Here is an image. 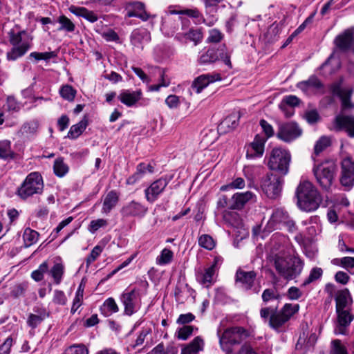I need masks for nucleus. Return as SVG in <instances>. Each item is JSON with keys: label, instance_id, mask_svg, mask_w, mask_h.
<instances>
[{"label": "nucleus", "instance_id": "22", "mask_svg": "<svg viewBox=\"0 0 354 354\" xmlns=\"http://www.w3.org/2000/svg\"><path fill=\"white\" fill-rule=\"evenodd\" d=\"M223 0H203L206 18L202 15L201 23L205 24L208 26H213L217 21L216 13L218 10V5Z\"/></svg>", "mask_w": 354, "mask_h": 354}, {"label": "nucleus", "instance_id": "57", "mask_svg": "<svg viewBox=\"0 0 354 354\" xmlns=\"http://www.w3.org/2000/svg\"><path fill=\"white\" fill-rule=\"evenodd\" d=\"M178 14L186 15L189 17L196 19L197 24H201L202 14L197 8L185 9L177 12Z\"/></svg>", "mask_w": 354, "mask_h": 354}, {"label": "nucleus", "instance_id": "47", "mask_svg": "<svg viewBox=\"0 0 354 354\" xmlns=\"http://www.w3.org/2000/svg\"><path fill=\"white\" fill-rule=\"evenodd\" d=\"M57 21L60 24L58 30H64L69 32H73L75 30V24L66 16H59L57 19Z\"/></svg>", "mask_w": 354, "mask_h": 354}, {"label": "nucleus", "instance_id": "46", "mask_svg": "<svg viewBox=\"0 0 354 354\" xmlns=\"http://www.w3.org/2000/svg\"><path fill=\"white\" fill-rule=\"evenodd\" d=\"M54 173L59 177H63L68 171V167L64 162L62 158H57L53 165Z\"/></svg>", "mask_w": 354, "mask_h": 354}, {"label": "nucleus", "instance_id": "25", "mask_svg": "<svg viewBox=\"0 0 354 354\" xmlns=\"http://www.w3.org/2000/svg\"><path fill=\"white\" fill-rule=\"evenodd\" d=\"M220 74H205L198 77L193 82L192 88L196 93H199L202 90L207 86L209 83H212L217 80H221Z\"/></svg>", "mask_w": 354, "mask_h": 354}, {"label": "nucleus", "instance_id": "43", "mask_svg": "<svg viewBox=\"0 0 354 354\" xmlns=\"http://www.w3.org/2000/svg\"><path fill=\"white\" fill-rule=\"evenodd\" d=\"M15 152L11 149V142L8 140L0 141V158L1 159H12Z\"/></svg>", "mask_w": 354, "mask_h": 354}, {"label": "nucleus", "instance_id": "19", "mask_svg": "<svg viewBox=\"0 0 354 354\" xmlns=\"http://www.w3.org/2000/svg\"><path fill=\"white\" fill-rule=\"evenodd\" d=\"M168 183L169 180L167 178H160L154 181L145 190L146 200L151 203H154Z\"/></svg>", "mask_w": 354, "mask_h": 354}, {"label": "nucleus", "instance_id": "55", "mask_svg": "<svg viewBox=\"0 0 354 354\" xmlns=\"http://www.w3.org/2000/svg\"><path fill=\"white\" fill-rule=\"evenodd\" d=\"M198 244L202 248L211 250L215 246V243L212 236L207 234H203L198 239Z\"/></svg>", "mask_w": 354, "mask_h": 354}, {"label": "nucleus", "instance_id": "2", "mask_svg": "<svg viewBox=\"0 0 354 354\" xmlns=\"http://www.w3.org/2000/svg\"><path fill=\"white\" fill-rule=\"evenodd\" d=\"M274 268L283 279L292 280L299 276L303 269V261L297 257H282L276 255L274 259Z\"/></svg>", "mask_w": 354, "mask_h": 354}, {"label": "nucleus", "instance_id": "16", "mask_svg": "<svg viewBox=\"0 0 354 354\" xmlns=\"http://www.w3.org/2000/svg\"><path fill=\"white\" fill-rule=\"evenodd\" d=\"M330 91L334 95L340 98L343 110L354 107V104L350 100L353 91L350 88H342V81L331 84Z\"/></svg>", "mask_w": 354, "mask_h": 354}, {"label": "nucleus", "instance_id": "36", "mask_svg": "<svg viewBox=\"0 0 354 354\" xmlns=\"http://www.w3.org/2000/svg\"><path fill=\"white\" fill-rule=\"evenodd\" d=\"M203 340L201 337H196L189 344L181 350L180 354H197L203 347Z\"/></svg>", "mask_w": 354, "mask_h": 354}, {"label": "nucleus", "instance_id": "5", "mask_svg": "<svg viewBox=\"0 0 354 354\" xmlns=\"http://www.w3.org/2000/svg\"><path fill=\"white\" fill-rule=\"evenodd\" d=\"M44 188V183L41 176L37 172L29 174L23 183L18 188L17 194L23 200L41 194Z\"/></svg>", "mask_w": 354, "mask_h": 354}, {"label": "nucleus", "instance_id": "29", "mask_svg": "<svg viewBox=\"0 0 354 354\" xmlns=\"http://www.w3.org/2000/svg\"><path fill=\"white\" fill-rule=\"evenodd\" d=\"M154 167L151 164L140 163L136 167V171L127 179V183L133 185L142 179L147 174H152Z\"/></svg>", "mask_w": 354, "mask_h": 354}, {"label": "nucleus", "instance_id": "58", "mask_svg": "<svg viewBox=\"0 0 354 354\" xmlns=\"http://www.w3.org/2000/svg\"><path fill=\"white\" fill-rule=\"evenodd\" d=\"M323 271L320 268H314L311 270L308 277L304 281L303 285L306 286L318 279L322 275Z\"/></svg>", "mask_w": 354, "mask_h": 354}, {"label": "nucleus", "instance_id": "60", "mask_svg": "<svg viewBox=\"0 0 354 354\" xmlns=\"http://www.w3.org/2000/svg\"><path fill=\"white\" fill-rule=\"evenodd\" d=\"M102 252V248L100 245L95 246L91 250L90 254L86 258V266L88 267L94 262Z\"/></svg>", "mask_w": 354, "mask_h": 354}, {"label": "nucleus", "instance_id": "10", "mask_svg": "<svg viewBox=\"0 0 354 354\" xmlns=\"http://www.w3.org/2000/svg\"><path fill=\"white\" fill-rule=\"evenodd\" d=\"M189 20H183L181 23L180 32H178L176 39L180 41L189 40L196 46L202 41L203 34L201 28H189Z\"/></svg>", "mask_w": 354, "mask_h": 354}, {"label": "nucleus", "instance_id": "63", "mask_svg": "<svg viewBox=\"0 0 354 354\" xmlns=\"http://www.w3.org/2000/svg\"><path fill=\"white\" fill-rule=\"evenodd\" d=\"M340 265L351 274H354V257H346L341 258Z\"/></svg>", "mask_w": 354, "mask_h": 354}, {"label": "nucleus", "instance_id": "45", "mask_svg": "<svg viewBox=\"0 0 354 354\" xmlns=\"http://www.w3.org/2000/svg\"><path fill=\"white\" fill-rule=\"evenodd\" d=\"M38 238L39 233L35 230L29 227L24 230L23 239L26 247H30V245L35 244L38 241Z\"/></svg>", "mask_w": 354, "mask_h": 354}, {"label": "nucleus", "instance_id": "64", "mask_svg": "<svg viewBox=\"0 0 354 354\" xmlns=\"http://www.w3.org/2000/svg\"><path fill=\"white\" fill-rule=\"evenodd\" d=\"M64 354H88V352L84 345H73L68 348Z\"/></svg>", "mask_w": 354, "mask_h": 354}, {"label": "nucleus", "instance_id": "18", "mask_svg": "<svg viewBox=\"0 0 354 354\" xmlns=\"http://www.w3.org/2000/svg\"><path fill=\"white\" fill-rule=\"evenodd\" d=\"M333 129L336 131L344 130L350 138H354V116H336L333 122Z\"/></svg>", "mask_w": 354, "mask_h": 354}, {"label": "nucleus", "instance_id": "50", "mask_svg": "<svg viewBox=\"0 0 354 354\" xmlns=\"http://www.w3.org/2000/svg\"><path fill=\"white\" fill-rule=\"evenodd\" d=\"M38 127V122L37 120H31L25 122L22 125L19 132L22 135H32L37 132Z\"/></svg>", "mask_w": 354, "mask_h": 354}, {"label": "nucleus", "instance_id": "49", "mask_svg": "<svg viewBox=\"0 0 354 354\" xmlns=\"http://www.w3.org/2000/svg\"><path fill=\"white\" fill-rule=\"evenodd\" d=\"M76 93V90L73 88L72 86L68 84L62 86L59 90V94L62 97L69 102L74 100Z\"/></svg>", "mask_w": 354, "mask_h": 354}, {"label": "nucleus", "instance_id": "54", "mask_svg": "<svg viewBox=\"0 0 354 354\" xmlns=\"http://www.w3.org/2000/svg\"><path fill=\"white\" fill-rule=\"evenodd\" d=\"M330 145V139L326 136L321 137L315 145V153L318 156Z\"/></svg>", "mask_w": 354, "mask_h": 354}, {"label": "nucleus", "instance_id": "14", "mask_svg": "<svg viewBox=\"0 0 354 354\" xmlns=\"http://www.w3.org/2000/svg\"><path fill=\"white\" fill-rule=\"evenodd\" d=\"M148 212V207L135 200L125 203L120 212L123 218H143Z\"/></svg>", "mask_w": 354, "mask_h": 354}, {"label": "nucleus", "instance_id": "28", "mask_svg": "<svg viewBox=\"0 0 354 354\" xmlns=\"http://www.w3.org/2000/svg\"><path fill=\"white\" fill-rule=\"evenodd\" d=\"M266 138L257 135L254 141L250 145L247 151V158H253L255 156H261L264 152L265 143Z\"/></svg>", "mask_w": 354, "mask_h": 354}, {"label": "nucleus", "instance_id": "61", "mask_svg": "<svg viewBox=\"0 0 354 354\" xmlns=\"http://www.w3.org/2000/svg\"><path fill=\"white\" fill-rule=\"evenodd\" d=\"M223 37V35L219 30L213 28L209 30L207 41L209 43H218L222 40Z\"/></svg>", "mask_w": 354, "mask_h": 354}, {"label": "nucleus", "instance_id": "62", "mask_svg": "<svg viewBox=\"0 0 354 354\" xmlns=\"http://www.w3.org/2000/svg\"><path fill=\"white\" fill-rule=\"evenodd\" d=\"M330 354H348L346 347L342 344L341 341L335 339L332 342Z\"/></svg>", "mask_w": 354, "mask_h": 354}, {"label": "nucleus", "instance_id": "30", "mask_svg": "<svg viewBox=\"0 0 354 354\" xmlns=\"http://www.w3.org/2000/svg\"><path fill=\"white\" fill-rule=\"evenodd\" d=\"M142 92L140 91H130L124 90L120 93L118 98L126 106H132L140 100Z\"/></svg>", "mask_w": 354, "mask_h": 354}, {"label": "nucleus", "instance_id": "4", "mask_svg": "<svg viewBox=\"0 0 354 354\" xmlns=\"http://www.w3.org/2000/svg\"><path fill=\"white\" fill-rule=\"evenodd\" d=\"M317 183L325 190L331 187L336 174V165L332 160L324 161L315 165L313 169Z\"/></svg>", "mask_w": 354, "mask_h": 354}, {"label": "nucleus", "instance_id": "42", "mask_svg": "<svg viewBox=\"0 0 354 354\" xmlns=\"http://www.w3.org/2000/svg\"><path fill=\"white\" fill-rule=\"evenodd\" d=\"M100 310L105 317H109L113 313H117L119 310V308L115 300L110 297L105 300L100 308Z\"/></svg>", "mask_w": 354, "mask_h": 354}, {"label": "nucleus", "instance_id": "52", "mask_svg": "<svg viewBox=\"0 0 354 354\" xmlns=\"http://www.w3.org/2000/svg\"><path fill=\"white\" fill-rule=\"evenodd\" d=\"M83 295H84V288L82 287V284L80 285L78 287L75 297L73 299V305L71 307V313L74 314L76 310L81 306L82 304V299H83Z\"/></svg>", "mask_w": 354, "mask_h": 354}, {"label": "nucleus", "instance_id": "6", "mask_svg": "<svg viewBox=\"0 0 354 354\" xmlns=\"http://www.w3.org/2000/svg\"><path fill=\"white\" fill-rule=\"evenodd\" d=\"M283 182V176L268 173L262 178L261 187L268 198H276L281 192Z\"/></svg>", "mask_w": 354, "mask_h": 354}, {"label": "nucleus", "instance_id": "3", "mask_svg": "<svg viewBox=\"0 0 354 354\" xmlns=\"http://www.w3.org/2000/svg\"><path fill=\"white\" fill-rule=\"evenodd\" d=\"M290 162L291 153L288 149L274 147L270 153L267 165L270 170L277 171L284 176L289 172Z\"/></svg>", "mask_w": 354, "mask_h": 354}, {"label": "nucleus", "instance_id": "31", "mask_svg": "<svg viewBox=\"0 0 354 354\" xmlns=\"http://www.w3.org/2000/svg\"><path fill=\"white\" fill-rule=\"evenodd\" d=\"M30 47V42L24 41L20 44V46H12V48L7 52L6 58L8 61H15L18 58L24 56Z\"/></svg>", "mask_w": 354, "mask_h": 354}, {"label": "nucleus", "instance_id": "59", "mask_svg": "<svg viewBox=\"0 0 354 354\" xmlns=\"http://www.w3.org/2000/svg\"><path fill=\"white\" fill-rule=\"evenodd\" d=\"M30 57L34 58L36 61L39 60H48L53 57L56 56L55 52H44V53H37L32 52L30 54Z\"/></svg>", "mask_w": 354, "mask_h": 354}, {"label": "nucleus", "instance_id": "51", "mask_svg": "<svg viewBox=\"0 0 354 354\" xmlns=\"http://www.w3.org/2000/svg\"><path fill=\"white\" fill-rule=\"evenodd\" d=\"M24 30L15 32L11 30L8 32L9 41L12 46H20V44L24 41L22 40V35H25Z\"/></svg>", "mask_w": 354, "mask_h": 354}, {"label": "nucleus", "instance_id": "21", "mask_svg": "<svg viewBox=\"0 0 354 354\" xmlns=\"http://www.w3.org/2000/svg\"><path fill=\"white\" fill-rule=\"evenodd\" d=\"M336 313L337 315V324L334 332L336 335H346L347 327L353 320L354 315L348 310H336Z\"/></svg>", "mask_w": 354, "mask_h": 354}, {"label": "nucleus", "instance_id": "8", "mask_svg": "<svg viewBox=\"0 0 354 354\" xmlns=\"http://www.w3.org/2000/svg\"><path fill=\"white\" fill-rule=\"evenodd\" d=\"M219 59L223 60L225 64L232 68L230 53L227 50L225 45H222L218 48H209L201 55L198 62L201 64H207L214 63Z\"/></svg>", "mask_w": 354, "mask_h": 354}, {"label": "nucleus", "instance_id": "33", "mask_svg": "<svg viewBox=\"0 0 354 354\" xmlns=\"http://www.w3.org/2000/svg\"><path fill=\"white\" fill-rule=\"evenodd\" d=\"M118 201V192L114 190L110 191L104 198L102 212L109 214L117 205Z\"/></svg>", "mask_w": 354, "mask_h": 354}, {"label": "nucleus", "instance_id": "27", "mask_svg": "<svg viewBox=\"0 0 354 354\" xmlns=\"http://www.w3.org/2000/svg\"><path fill=\"white\" fill-rule=\"evenodd\" d=\"M150 41V34L145 29H136L131 35V44L138 49L142 50L145 44Z\"/></svg>", "mask_w": 354, "mask_h": 354}, {"label": "nucleus", "instance_id": "20", "mask_svg": "<svg viewBox=\"0 0 354 354\" xmlns=\"http://www.w3.org/2000/svg\"><path fill=\"white\" fill-rule=\"evenodd\" d=\"M256 278L257 272L255 271H245L239 268L236 272L235 281L239 287L245 290H249L253 287Z\"/></svg>", "mask_w": 354, "mask_h": 354}, {"label": "nucleus", "instance_id": "35", "mask_svg": "<svg viewBox=\"0 0 354 354\" xmlns=\"http://www.w3.org/2000/svg\"><path fill=\"white\" fill-rule=\"evenodd\" d=\"M215 264L206 268L204 272H198L196 274L197 280L203 285L208 287L213 282V277L215 274Z\"/></svg>", "mask_w": 354, "mask_h": 354}, {"label": "nucleus", "instance_id": "11", "mask_svg": "<svg viewBox=\"0 0 354 354\" xmlns=\"http://www.w3.org/2000/svg\"><path fill=\"white\" fill-rule=\"evenodd\" d=\"M260 316L268 320L269 326L274 330H279L288 322L282 313L277 310V307L262 308L260 310Z\"/></svg>", "mask_w": 354, "mask_h": 354}, {"label": "nucleus", "instance_id": "44", "mask_svg": "<svg viewBox=\"0 0 354 354\" xmlns=\"http://www.w3.org/2000/svg\"><path fill=\"white\" fill-rule=\"evenodd\" d=\"M49 273L53 278L55 283L59 285L64 273V266L60 263H57L51 268Z\"/></svg>", "mask_w": 354, "mask_h": 354}, {"label": "nucleus", "instance_id": "7", "mask_svg": "<svg viewBox=\"0 0 354 354\" xmlns=\"http://www.w3.org/2000/svg\"><path fill=\"white\" fill-rule=\"evenodd\" d=\"M339 180L344 190L350 191L354 187V160L351 156L343 158L339 163Z\"/></svg>", "mask_w": 354, "mask_h": 354}, {"label": "nucleus", "instance_id": "15", "mask_svg": "<svg viewBox=\"0 0 354 354\" xmlns=\"http://www.w3.org/2000/svg\"><path fill=\"white\" fill-rule=\"evenodd\" d=\"M173 14L178 13L176 11H171L170 14H167L162 19L161 29L168 36L178 35V32H180L182 21L187 20L180 17H174Z\"/></svg>", "mask_w": 354, "mask_h": 354}, {"label": "nucleus", "instance_id": "48", "mask_svg": "<svg viewBox=\"0 0 354 354\" xmlns=\"http://www.w3.org/2000/svg\"><path fill=\"white\" fill-rule=\"evenodd\" d=\"M174 253L167 248H164L159 256L156 258V263L159 266H164L169 263L173 259Z\"/></svg>", "mask_w": 354, "mask_h": 354}, {"label": "nucleus", "instance_id": "12", "mask_svg": "<svg viewBox=\"0 0 354 354\" xmlns=\"http://www.w3.org/2000/svg\"><path fill=\"white\" fill-rule=\"evenodd\" d=\"M141 295L139 289L134 288L129 292H124L121 295V301L124 306V313L131 315L140 306Z\"/></svg>", "mask_w": 354, "mask_h": 354}, {"label": "nucleus", "instance_id": "34", "mask_svg": "<svg viewBox=\"0 0 354 354\" xmlns=\"http://www.w3.org/2000/svg\"><path fill=\"white\" fill-rule=\"evenodd\" d=\"M336 310H346V307L353 303L351 294L348 289L339 290L335 297Z\"/></svg>", "mask_w": 354, "mask_h": 354}, {"label": "nucleus", "instance_id": "53", "mask_svg": "<svg viewBox=\"0 0 354 354\" xmlns=\"http://www.w3.org/2000/svg\"><path fill=\"white\" fill-rule=\"evenodd\" d=\"M299 309V304H286L280 311L288 321L293 315L298 312Z\"/></svg>", "mask_w": 354, "mask_h": 354}, {"label": "nucleus", "instance_id": "24", "mask_svg": "<svg viewBox=\"0 0 354 354\" xmlns=\"http://www.w3.org/2000/svg\"><path fill=\"white\" fill-rule=\"evenodd\" d=\"M126 9L127 10V16L128 17H138L142 21L149 19L150 15L145 9V5L139 1H129L127 3Z\"/></svg>", "mask_w": 354, "mask_h": 354}, {"label": "nucleus", "instance_id": "39", "mask_svg": "<svg viewBox=\"0 0 354 354\" xmlns=\"http://www.w3.org/2000/svg\"><path fill=\"white\" fill-rule=\"evenodd\" d=\"M48 316L46 311L43 309L38 314L30 313L27 319V324L32 328L37 327L46 317Z\"/></svg>", "mask_w": 354, "mask_h": 354}, {"label": "nucleus", "instance_id": "26", "mask_svg": "<svg viewBox=\"0 0 354 354\" xmlns=\"http://www.w3.org/2000/svg\"><path fill=\"white\" fill-rule=\"evenodd\" d=\"M240 117L239 111L233 112L218 124V131L221 133H226L234 129L238 126Z\"/></svg>", "mask_w": 354, "mask_h": 354}, {"label": "nucleus", "instance_id": "9", "mask_svg": "<svg viewBox=\"0 0 354 354\" xmlns=\"http://www.w3.org/2000/svg\"><path fill=\"white\" fill-rule=\"evenodd\" d=\"M245 333V330L241 327L226 329L219 339L221 348L227 353H230L232 351V346L240 344L242 335Z\"/></svg>", "mask_w": 354, "mask_h": 354}, {"label": "nucleus", "instance_id": "41", "mask_svg": "<svg viewBox=\"0 0 354 354\" xmlns=\"http://www.w3.org/2000/svg\"><path fill=\"white\" fill-rule=\"evenodd\" d=\"M224 221L228 225L238 227L241 225V218L240 215L233 211H225L223 214Z\"/></svg>", "mask_w": 354, "mask_h": 354}, {"label": "nucleus", "instance_id": "40", "mask_svg": "<svg viewBox=\"0 0 354 354\" xmlns=\"http://www.w3.org/2000/svg\"><path fill=\"white\" fill-rule=\"evenodd\" d=\"M87 125H88V120L86 119V117H84L77 124H74L71 127V129L68 133V137L69 138H72V139L77 138L86 129Z\"/></svg>", "mask_w": 354, "mask_h": 354}, {"label": "nucleus", "instance_id": "37", "mask_svg": "<svg viewBox=\"0 0 354 354\" xmlns=\"http://www.w3.org/2000/svg\"><path fill=\"white\" fill-rule=\"evenodd\" d=\"M69 10L74 15L82 17L89 22L94 23L98 19L97 16L94 13V12L88 10L86 8L71 6Z\"/></svg>", "mask_w": 354, "mask_h": 354}, {"label": "nucleus", "instance_id": "23", "mask_svg": "<svg viewBox=\"0 0 354 354\" xmlns=\"http://www.w3.org/2000/svg\"><path fill=\"white\" fill-rule=\"evenodd\" d=\"M257 196L252 192L248 191L243 193L234 194L229 204L232 209H240L248 202L256 201Z\"/></svg>", "mask_w": 354, "mask_h": 354}, {"label": "nucleus", "instance_id": "38", "mask_svg": "<svg viewBox=\"0 0 354 354\" xmlns=\"http://www.w3.org/2000/svg\"><path fill=\"white\" fill-rule=\"evenodd\" d=\"M297 86L303 91L306 92L310 88H322L323 84L316 76L312 75L308 80L299 82L297 84Z\"/></svg>", "mask_w": 354, "mask_h": 354}, {"label": "nucleus", "instance_id": "17", "mask_svg": "<svg viewBox=\"0 0 354 354\" xmlns=\"http://www.w3.org/2000/svg\"><path fill=\"white\" fill-rule=\"evenodd\" d=\"M288 217L289 214L285 209L282 208L274 209L267 222L265 230L268 232H272L280 229L281 225H283Z\"/></svg>", "mask_w": 354, "mask_h": 354}, {"label": "nucleus", "instance_id": "1", "mask_svg": "<svg viewBox=\"0 0 354 354\" xmlns=\"http://www.w3.org/2000/svg\"><path fill=\"white\" fill-rule=\"evenodd\" d=\"M295 194L298 207L305 212L316 210L322 201L320 193L309 181L301 182L296 189Z\"/></svg>", "mask_w": 354, "mask_h": 354}, {"label": "nucleus", "instance_id": "56", "mask_svg": "<svg viewBox=\"0 0 354 354\" xmlns=\"http://www.w3.org/2000/svg\"><path fill=\"white\" fill-rule=\"evenodd\" d=\"M299 102L300 100L297 96L290 95L283 97L279 104V108L283 111L286 105L293 107L299 105Z\"/></svg>", "mask_w": 354, "mask_h": 354}, {"label": "nucleus", "instance_id": "13", "mask_svg": "<svg viewBox=\"0 0 354 354\" xmlns=\"http://www.w3.org/2000/svg\"><path fill=\"white\" fill-rule=\"evenodd\" d=\"M301 133L302 130L298 124L290 122L279 124L277 137L283 142H290L299 138Z\"/></svg>", "mask_w": 354, "mask_h": 354}, {"label": "nucleus", "instance_id": "32", "mask_svg": "<svg viewBox=\"0 0 354 354\" xmlns=\"http://www.w3.org/2000/svg\"><path fill=\"white\" fill-rule=\"evenodd\" d=\"M335 42L340 49H348L353 42V30L351 28L346 30L336 37Z\"/></svg>", "mask_w": 354, "mask_h": 354}]
</instances>
